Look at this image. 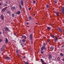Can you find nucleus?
Masks as SVG:
<instances>
[{"mask_svg":"<svg viewBox=\"0 0 64 64\" xmlns=\"http://www.w3.org/2000/svg\"><path fill=\"white\" fill-rule=\"evenodd\" d=\"M17 55H18V57H19L20 56V55H19V54L17 53Z\"/></svg>","mask_w":64,"mask_h":64,"instance_id":"nucleus-32","label":"nucleus"},{"mask_svg":"<svg viewBox=\"0 0 64 64\" xmlns=\"http://www.w3.org/2000/svg\"><path fill=\"white\" fill-rule=\"evenodd\" d=\"M2 4H1V3L0 2V5H2Z\"/></svg>","mask_w":64,"mask_h":64,"instance_id":"nucleus-44","label":"nucleus"},{"mask_svg":"<svg viewBox=\"0 0 64 64\" xmlns=\"http://www.w3.org/2000/svg\"><path fill=\"white\" fill-rule=\"evenodd\" d=\"M50 49L53 50V49H54V47L51 46L50 48Z\"/></svg>","mask_w":64,"mask_h":64,"instance_id":"nucleus-27","label":"nucleus"},{"mask_svg":"<svg viewBox=\"0 0 64 64\" xmlns=\"http://www.w3.org/2000/svg\"><path fill=\"white\" fill-rule=\"evenodd\" d=\"M54 38L55 41H57V40H58V38H57V37H56Z\"/></svg>","mask_w":64,"mask_h":64,"instance_id":"nucleus-10","label":"nucleus"},{"mask_svg":"<svg viewBox=\"0 0 64 64\" xmlns=\"http://www.w3.org/2000/svg\"><path fill=\"white\" fill-rule=\"evenodd\" d=\"M55 1H57L58 0H55Z\"/></svg>","mask_w":64,"mask_h":64,"instance_id":"nucleus-53","label":"nucleus"},{"mask_svg":"<svg viewBox=\"0 0 64 64\" xmlns=\"http://www.w3.org/2000/svg\"><path fill=\"white\" fill-rule=\"evenodd\" d=\"M4 30L6 32H7V31H9V28L7 27H6L4 28Z\"/></svg>","mask_w":64,"mask_h":64,"instance_id":"nucleus-1","label":"nucleus"},{"mask_svg":"<svg viewBox=\"0 0 64 64\" xmlns=\"http://www.w3.org/2000/svg\"><path fill=\"white\" fill-rule=\"evenodd\" d=\"M33 2L34 3H35V2H36V1H33Z\"/></svg>","mask_w":64,"mask_h":64,"instance_id":"nucleus-39","label":"nucleus"},{"mask_svg":"<svg viewBox=\"0 0 64 64\" xmlns=\"http://www.w3.org/2000/svg\"><path fill=\"white\" fill-rule=\"evenodd\" d=\"M21 46L22 45V44H21Z\"/></svg>","mask_w":64,"mask_h":64,"instance_id":"nucleus-50","label":"nucleus"},{"mask_svg":"<svg viewBox=\"0 0 64 64\" xmlns=\"http://www.w3.org/2000/svg\"><path fill=\"white\" fill-rule=\"evenodd\" d=\"M51 36H52V38H54V35H52Z\"/></svg>","mask_w":64,"mask_h":64,"instance_id":"nucleus-30","label":"nucleus"},{"mask_svg":"<svg viewBox=\"0 0 64 64\" xmlns=\"http://www.w3.org/2000/svg\"><path fill=\"white\" fill-rule=\"evenodd\" d=\"M44 49H45V50H46V48H45V47L44 46H42L41 48V51H42V50H44Z\"/></svg>","mask_w":64,"mask_h":64,"instance_id":"nucleus-4","label":"nucleus"},{"mask_svg":"<svg viewBox=\"0 0 64 64\" xmlns=\"http://www.w3.org/2000/svg\"><path fill=\"white\" fill-rule=\"evenodd\" d=\"M14 35H16V34H14Z\"/></svg>","mask_w":64,"mask_h":64,"instance_id":"nucleus-49","label":"nucleus"},{"mask_svg":"<svg viewBox=\"0 0 64 64\" xmlns=\"http://www.w3.org/2000/svg\"><path fill=\"white\" fill-rule=\"evenodd\" d=\"M23 62L25 64H29V62H25L24 61Z\"/></svg>","mask_w":64,"mask_h":64,"instance_id":"nucleus-11","label":"nucleus"},{"mask_svg":"<svg viewBox=\"0 0 64 64\" xmlns=\"http://www.w3.org/2000/svg\"><path fill=\"white\" fill-rule=\"evenodd\" d=\"M2 0H0V1H1Z\"/></svg>","mask_w":64,"mask_h":64,"instance_id":"nucleus-55","label":"nucleus"},{"mask_svg":"<svg viewBox=\"0 0 64 64\" xmlns=\"http://www.w3.org/2000/svg\"><path fill=\"white\" fill-rule=\"evenodd\" d=\"M20 3L23 6V3H24V2L23 0H21Z\"/></svg>","mask_w":64,"mask_h":64,"instance_id":"nucleus-5","label":"nucleus"},{"mask_svg":"<svg viewBox=\"0 0 64 64\" xmlns=\"http://www.w3.org/2000/svg\"><path fill=\"white\" fill-rule=\"evenodd\" d=\"M46 6L47 7V8H49V6L48 5H47Z\"/></svg>","mask_w":64,"mask_h":64,"instance_id":"nucleus-36","label":"nucleus"},{"mask_svg":"<svg viewBox=\"0 0 64 64\" xmlns=\"http://www.w3.org/2000/svg\"><path fill=\"white\" fill-rule=\"evenodd\" d=\"M49 60L50 61V60Z\"/></svg>","mask_w":64,"mask_h":64,"instance_id":"nucleus-58","label":"nucleus"},{"mask_svg":"<svg viewBox=\"0 0 64 64\" xmlns=\"http://www.w3.org/2000/svg\"><path fill=\"white\" fill-rule=\"evenodd\" d=\"M33 38V35L32 34H30V40H32V38Z\"/></svg>","mask_w":64,"mask_h":64,"instance_id":"nucleus-2","label":"nucleus"},{"mask_svg":"<svg viewBox=\"0 0 64 64\" xmlns=\"http://www.w3.org/2000/svg\"><path fill=\"white\" fill-rule=\"evenodd\" d=\"M49 58L48 59L49 60L50 59V58H52V55H49Z\"/></svg>","mask_w":64,"mask_h":64,"instance_id":"nucleus-13","label":"nucleus"},{"mask_svg":"<svg viewBox=\"0 0 64 64\" xmlns=\"http://www.w3.org/2000/svg\"><path fill=\"white\" fill-rule=\"evenodd\" d=\"M11 9L12 10H15V7H12L11 8Z\"/></svg>","mask_w":64,"mask_h":64,"instance_id":"nucleus-15","label":"nucleus"},{"mask_svg":"<svg viewBox=\"0 0 64 64\" xmlns=\"http://www.w3.org/2000/svg\"><path fill=\"white\" fill-rule=\"evenodd\" d=\"M3 41V40L1 38H0V42H2Z\"/></svg>","mask_w":64,"mask_h":64,"instance_id":"nucleus-31","label":"nucleus"},{"mask_svg":"<svg viewBox=\"0 0 64 64\" xmlns=\"http://www.w3.org/2000/svg\"><path fill=\"white\" fill-rule=\"evenodd\" d=\"M1 53V52L0 51V54Z\"/></svg>","mask_w":64,"mask_h":64,"instance_id":"nucleus-54","label":"nucleus"},{"mask_svg":"<svg viewBox=\"0 0 64 64\" xmlns=\"http://www.w3.org/2000/svg\"><path fill=\"white\" fill-rule=\"evenodd\" d=\"M61 11L62 13L64 12V8L62 7L61 8Z\"/></svg>","mask_w":64,"mask_h":64,"instance_id":"nucleus-3","label":"nucleus"},{"mask_svg":"<svg viewBox=\"0 0 64 64\" xmlns=\"http://www.w3.org/2000/svg\"><path fill=\"white\" fill-rule=\"evenodd\" d=\"M62 48H64V45H62Z\"/></svg>","mask_w":64,"mask_h":64,"instance_id":"nucleus-35","label":"nucleus"},{"mask_svg":"<svg viewBox=\"0 0 64 64\" xmlns=\"http://www.w3.org/2000/svg\"><path fill=\"white\" fill-rule=\"evenodd\" d=\"M57 59L58 60V61H60V58L59 57H58L57 58Z\"/></svg>","mask_w":64,"mask_h":64,"instance_id":"nucleus-17","label":"nucleus"},{"mask_svg":"<svg viewBox=\"0 0 64 64\" xmlns=\"http://www.w3.org/2000/svg\"><path fill=\"white\" fill-rule=\"evenodd\" d=\"M47 28L48 30H50L51 29V27L48 26L47 27Z\"/></svg>","mask_w":64,"mask_h":64,"instance_id":"nucleus-19","label":"nucleus"},{"mask_svg":"<svg viewBox=\"0 0 64 64\" xmlns=\"http://www.w3.org/2000/svg\"><path fill=\"white\" fill-rule=\"evenodd\" d=\"M60 55L61 56H64V55L62 53H61L60 54Z\"/></svg>","mask_w":64,"mask_h":64,"instance_id":"nucleus-24","label":"nucleus"},{"mask_svg":"<svg viewBox=\"0 0 64 64\" xmlns=\"http://www.w3.org/2000/svg\"><path fill=\"white\" fill-rule=\"evenodd\" d=\"M12 17H15V14H12Z\"/></svg>","mask_w":64,"mask_h":64,"instance_id":"nucleus-23","label":"nucleus"},{"mask_svg":"<svg viewBox=\"0 0 64 64\" xmlns=\"http://www.w3.org/2000/svg\"><path fill=\"white\" fill-rule=\"evenodd\" d=\"M6 6H7V4H5Z\"/></svg>","mask_w":64,"mask_h":64,"instance_id":"nucleus-47","label":"nucleus"},{"mask_svg":"<svg viewBox=\"0 0 64 64\" xmlns=\"http://www.w3.org/2000/svg\"><path fill=\"white\" fill-rule=\"evenodd\" d=\"M49 63H51V62H49Z\"/></svg>","mask_w":64,"mask_h":64,"instance_id":"nucleus-56","label":"nucleus"},{"mask_svg":"<svg viewBox=\"0 0 64 64\" xmlns=\"http://www.w3.org/2000/svg\"><path fill=\"white\" fill-rule=\"evenodd\" d=\"M18 50H17L16 51V52L17 53H18Z\"/></svg>","mask_w":64,"mask_h":64,"instance_id":"nucleus-38","label":"nucleus"},{"mask_svg":"<svg viewBox=\"0 0 64 64\" xmlns=\"http://www.w3.org/2000/svg\"><path fill=\"white\" fill-rule=\"evenodd\" d=\"M26 41V40H25V39H23V40H22V42H23L24 43V42H25Z\"/></svg>","mask_w":64,"mask_h":64,"instance_id":"nucleus-16","label":"nucleus"},{"mask_svg":"<svg viewBox=\"0 0 64 64\" xmlns=\"http://www.w3.org/2000/svg\"><path fill=\"white\" fill-rule=\"evenodd\" d=\"M31 8H29V10H31Z\"/></svg>","mask_w":64,"mask_h":64,"instance_id":"nucleus-42","label":"nucleus"},{"mask_svg":"<svg viewBox=\"0 0 64 64\" xmlns=\"http://www.w3.org/2000/svg\"><path fill=\"white\" fill-rule=\"evenodd\" d=\"M7 7H5V8H4L2 10V12H4V11H5V10H6V9H7Z\"/></svg>","mask_w":64,"mask_h":64,"instance_id":"nucleus-8","label":"nucleus"},{"mask_svg":"<svg viewBox=\"0 0 64 64\" xmlns=\"http://www.w3.org/2000/svg\"><path fill=\"white\" fill-rule=\"evenodd\" d=\"M33 15H34V16H35V14H34Z\"/></svg>","mask_w":64,"mask_h":64,"instance_id":"nucleus-48","label":"nucleus"},{"mask_svg":"<svg viewBox=\"0 0 64 64\" xmlns=\"http://www.w3.org/2000/svg\"><path fill=\"white\" fill-rule=\"evenodd\" d=\"M18 7L20 8V9H22V6H21L20 4H19L18 6Z\"/></svg>","mask_w":64,"mask_h":64,"instance_id":"nucleus-14","label":"nucleus"},{"mask_svg":"<svg viewBox=\"0 0 64 64\" xmlns=\"http://www.w3.org/2000/svg\"><path fill=\"white\" fill-rule=\"evenodd\" d=\"M58 29L59 31H60V32H62V29L60 28H58Z\"/></svg>","mask_w":64,"mask_h":64,"instance_id":"nucleus-9","label":"nucleus"},{"mask_svg":"<svg viewBox=\"0 0 64 64\" xmlns=\"http://www.w3.org/2000/svg\"><path fill=\"white\" fill-rule=\"evenodd\" d=\"M62 60L63 61H64V58L63 59H62Z\"/></svg>","mask_w":64,"mask_h":64,"instance_id":"nucleus-41","label":"nucleus"},{"mask_svg":"<svg viewBox=\"0 0 64 64\" xmlns=\"http://www.w3.org/2000/svg\"><path fill=\"white\" fill-rule=\"evenodd\" d=\"M1 9V6H0V9Z\"/></svg>","mask_w":64,"mask_h":64,"instance_id":"nucleus-52","label":"nucleus"},{"mask_svg":"<svg viewBox=\"0 0 64 64\" xmlns=\"http://www.w3.org/2000/svg\"><path fill=\"white\" fill-rule=\"evenodd\" d=\"M4 31V30H3V33H5V32Z\"/></svg>","mask_w":64,"mask_h":64,"instance_id":"nucleus-33","label":"nucleus"},{"mask_svg":"<svg viewBox=\"0 0 64 64\" xmlns=\"http://www.w3.org/2000/svg\"><path fill=\"white\" fill-rule=\"evenodd\" d=\"M42 46L44 47H46V44H45V43H44L43 46Z\"/></svg>","mask_w":64,"mask_h":64,"instance_id":"nucleus-22","label":"nucleus"},{"mask_svg":"<svg viewBox=\"0 0 64 64\" xmlns=\"http://www.w3.org/2000/svg\"><path fill=\"white\" fill-rule=\"evenodd\" d=\"M54 3H57L56 1H55L54 2Z\"/></svg>","mask_w":64,"mask_h":64,"instance_id":"nucleus-40","label":"nucleus"},{"mask_svg":"<svg viewBox=\"0 0 64 64\" xmlns=\"http://www.w3.org/2000/svg\"><path fill=\"white\" fill-rule=\"evenodd\" d=\"M2 34V32H0V35H1Z\"/></svg>","mask_w":64,"mask_h":64,"instance_id":"nucleus-43","label":"nucleus"},{"mask_svg":"<svg viewBox=\"0 0 64 64\" xmlns=\"http://www.w3.org/2000/svg\"><path fill=\"white\" fill-rule=\"evenodd\" d=\"M24 58H25V56H24L23 57Z\"/></svg>","mask_w":64,"mask_h":64,"instance_id":"nucleus-46","label":"nucleus"},{"mask_svg":"<svg viewBox=\"0 0 64 64\" xmlns=\"http://www.w3.org/2000/svg\"><path fill=\"white\" fill-rule=\"evenodd\" d=\"M0 17L2 18V20H4V16H3V15L2 14L0 16Z\"/></svg>","mask_w":64,"mask_h":64,"instance_id":"nucleus-6","label":"nucleus"},{"mask_svg":"<svg viewBox=\"0 0 64 64\" xmlns=\"http://www.w3.org/2000/svg\"><path fill=\"white\" fill-rule=\"evenodd\" d=\"M4 59H10V58L8 56H7L6 57L4 58Z\"/></svg>","mask_w":64,"mask_h":64,"instance_id":"nucleus-25","label":"nucleus"},{"mask_svg":"<svg viewBox=\"0 0 64 64\" xmlns=\"http://www.w3.org/2000/svg\"><path fill=\"white\" fill-rule=\"evenodd\" d=\"M7 13L8 14H10V11H8L7 12Z\"/></svg>","mask_w":64,"mask_h":64,"instance_id":"nucleus-28","label":"nucleus"},{"mask_svg":"<svg viewBox=\"0 0 64 64\" xmlns=\"http://www.w3.org/2000/svg\"><path fill=\"white\" fill-rule=\"evenodd\" d=\"M29 20H31V16L29 17Z\"/></svg>","mask_w":64,"mask_h":64,"instance_id":"nucleus-29","label":"nucleus"},{"mask_svg":"<svg viewBox=\"0 0 64 64\" xmlns=\"http://www.w3.org/2000/svg\"><path fill=\"white\" fill-rule=\"evenodd\" d=\"M55 13L56 14V15H57L58 16H59V14H58V13H57V12H55Z\"/></svg>","mask_w":64,"mask_h":64,"instance_id":"nucleus-21","label":"nucleus"},{"mask_svg":"<svg viewBox=\"0 0 64 64\" xmlns=\"http://www.w3.org/2000/svg\"><path fill=\"white\" fill-rule=\"evenodd\" d=\"M6 3H7V4H9L10 3V2L9 1H7L6 2Z\"/></svg>","mask_w":64,"mask_h":64,"instance_id":"nucleus-26","label":"nucleus"},{"mask_svg":"<svg viewBox=\"0 0 64 64\" xmlns=\"http://www.w3.org/2000/svg\"><path fill=\"white\" fill-rule=\"evenodd\" d=\"M1 50V51H3V50H4V47H2Z\"/></svg>","mask_w":64,"mask_h":64,"instance_id":"nucleus-18","label":"nucleus"},{"mask_svg":"<svg viewBox=\"0 0 64 64\" xmlns=\"http://www.w3.org/2000/svg\"><path fill=\"white\" fill-rule=\"evenodd\" d=\"M23 46H22V47H23Z\"/></svg>","mask_w":64,"mask_h":64,"instance_id":"nucleus-57","label":"nucleus"},{"mask_svg":"<svg viewBox=\"0 0 64 64\" xmlns=\"http://www.w3.org/2000/svg\"><path fill=\"white\" fill-rule=\"evenodd\" d=\"M26 24H29V23H28V22H27L26 23Z\"/></svg>","mask_w":64,"mask_h":64,"instance_id":"nucleus-45","label":"nucleus"},{"mask_svg":"<svg viewBox=\"0 0 64 64\" xmlns=\"http://www.w3.org/2000/svg\"><path fill=\"white\" fill-rule=\"evenodd\" d=\"M38 24V23H36V24Z\"/></svg>","mask_w":64,"mask_h":64,"instance_id":"nucleus-51","label":"nucleus"},{"mask_svg":"<svg viewBox=\"0 0 64 64\" xmlns=\"http://www.w3.org/2000/svg\"><path fill=\"white\" fill-rule=\"evenodd\" d=\"M43 53H44V52H43V51H41V53H42V54H43Z\"/></svg>","mask_w":64,"mask_h":64,"instance_id":"nucleus-37","label":"nucleus"},{"mask_svg":"<svg viewBox=\"0 0 64 64\" xmlns=\"http://www.w3.org/2000/svg\"><path fill=\"white\" fill-rule=\"evenodd\" d=\"M8 42V40L7 39V38H6V43H7Z\"/></svg>","mask_w":64,"mask_h":64,"instance_id":"nucleus-12","label":"nucleus"},{"mask_svg":"<svg viewBox=\"0 0 64 64\" xmlns=\"http://www.w3.org/2000/svg\"><path fill=\"white\" fill-rule=\"evenodd\" d=\"M21 13V12L20 11H18L16 13V14L18 15H19V14H20Z\"/></svg>","mask_w":64,"mask_h":64,"instance_id":"nucleus-7","label":"nucleus"},{"mask_svg":"<svg viewBox=\"0 0 64 64\" xmlns=\"http://www.w3.org/2000/svg\"><path fill=\"white\" fill-rule=\"evenodd\" d=\"M31 42L32 44H33V40H31Z\"/></svg>","mask_w":64,"mask_h":64,"instance_id":"nucleus-34","label":"nucleus"},{"mask_svg":"<svg viewBox=\"0 0 64 64\" xmlns=\"http://www.w3.org/2000/svg\"><path fill=\"white\" fill-rule=\"evenodd\" d=\"M22 37L24 38H25V39H26V36H22Z\"/></svg>","mask_w":64,"mask_h":64,"instance_id":"nucleus-20","label":"nucleus"}]
</instances>
